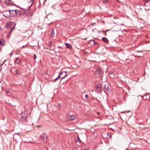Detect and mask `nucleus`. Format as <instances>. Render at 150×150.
<instances>
[{"label":"nucleus","mask_w":150,"mask_h":150,"mask_svg":"<svg viewBox=\"0 0 150 150\" xmlns=\"http://www.w3.org/2000/svg\"><path fill=\"white\" fill-rule=\"evenodd\" d=\"M28 114L25 112H22L21 116L19 120L20 122H23L26 121L27 120V116Z\"/></svg>","instance_id":"1"},{"label":"nucleus","mask_w":150,"mask_h":150,"mask_svg":"<svg viewBox=\"0 0 150 150\" xmlns=\"http://www.w3.org/2000/svg\"><path fill=\"white\" fill-rule=\"evenodd\" d=\"M64 73H65V75L64 76H63L61 78L60 81H61L62 80L65 78L66 77L68 76L69 74H68V72L67 71H62L59 73V75L58 76V79H59L62 76V75H63Z\"/></svg>","instance_id":"3"},{"label":"nucleus","mask_w":150,"mask_h":150,"mask_svg":"<svg viewBox=\"0 0 150 150\" xmlns=\"http://www.w3.org/2000/svg\"><path fill=\"white\" fill-rule=\"evenodd\" d=\"M16 10H11L9 11H7L9 12L10 15L11 16L16 17Z\"/></svg>","instance_id":"8"},{"label":"nucleus","mask_w":150,"mask_h":150,"mask_svg":"<svg viewBox=\"0 0 150 150\" xmlns=\"http://www.w3.org/2000/svg\"><path fill=\"white\" fill-rule=\"evenodd\" d=\"M102 40L106 43L108 44L109 43V41L108 39L105 37H103L102 38Z\"/></svg>","instance_id":"15"},{"label":"nucleus","mask_w":150,"mask_h":150,"mask_svg":"<svg viewBox=\"0 0 150 150\" xmlns=\"http://www.w3.org/2000/svg\"><path fill=\"white\" fill-rule=\"evenodd\" d=\"M114 18H115V17H114Z\"/></svg>","instance_id":"54"},{"label":"nucleus","mask_w":150,"mask_h":150,"mask_svg":"<svg viewBox=\"0 0 150 150\" xmlns=\"http://www.w3.org/2000/svg\"><path fill=\"white\" fill-rule=\"evenodd\" d=\"M129 60V59H126V60Z\"/></svg>","instance_id":"53"},{"label":"nucleus","mask_w":150,"mask_h":150,"mask_svg":"<svg viewBox=\"0 0 150 150\" xmlns=\"http://www.w3.org/2000/svg\"><path fill=\"white\" fill-rule=\"evenodd\" d=\"M127 112V111H124L122 112L124 113Z\"/></svg>","instance_id":"38"},{"label":"nucleus","mask_w":150,"mask_h":150,"mask_svg":"<svg viewBox=\"0 0 150 150\" xmlns=\"http://www.w3.org/2000/svg\"><path fill=\"white\" fill-rule=\"evenodd\" d=\"M25 47V45H23V47H21V49H22L23 48H24Z\"/></svg>","instance_id":"37"},{"label":"nucleus","mask_w":150,"mask_h":150,"mask_svg":"<svg viewBox=\"0 0 150 150\" xmlns=\"http://www.w3.org/2000/svg\"><path fill=\"white\" fill-rule=\"evenodd\" d=\"M113 73V72L112 71H109V72H108V74L109 75H112V74Z\"/></svg>","instance_id":"25"},{"label":"nucleus","mask_w":150,"mask_h":150,"mask_svg":"<svg viewBox=\"0 0 150 150\" xmlns=\"http://www.w3.org/2000/svg\"><path fill=\"white\" fill-rule=\"evenodd\" d=\"M143 6L146 7L145 8V10L149 11L150 10V3L144 4Z\"/></svg>","instance_id":"10"},{"label":"nucleus","mask_w":150,"mask_h":150,"mask_svg":"<svg viewBox=\"0 0 150 150\" xmlns=\"http://www.w3.org/2000/svg\"><path fill=\"white\" fill-rule=\"evenodd\" d=\"M16 23H13L12 22H10L8 23L7 25H6V27H8L9 25H10L11 27V31L9 32V33L10 35L11 32L14 30L16 26Z\"/></svg>","instance_id":"2"},{"label":"nucleus","mask_w":150,"mask_h":150,"mask_svg":"<svg viewBox=\"0 0 150 150\" xmlns=\"http://www.w3.org/2000/svg\"><path fill=\"white\" fill-rule=\"evenodd\" d=\"M24 142L26 143H32V144H34V142H30H30L25 141Z\"/></svg>","instance_id":"28"},{"label":"nucleus","mask_w":150,"mask_h":150,"mask_svg":"<svg viewBox=\"0 0 150 150\" xmlns=\"http://www.w3.org/2000/svg\"><path fill=\"white\" fill-rule=\"evenodd\" d=\"M108 0H105L103 1V2L105 4H106L108 2Z\"/></svg>","instance_id":"26"},{"label":"nucleus","mask_w":150,"mask_h":150,"mask_svg":"<svg viewBox=\"0 0 150 150\" xmlns=\"http://www.w3.org/2000/svg\"><path fill=\"white\" fill-rule=\"evenodd\" d=\"M57 55L58 56V57H59V59H60V58L62 57V56H61V55Z\"/></svg>","instance_id":"34"},{"label":"nucleus","mask_w":150,"mask_h":150,"mask_svg":"<svg viewBox=\"0 0 150 150\" xmlns=\"http://www.w3.org/2000/svg\"><path fill=\"white\" fill-rule=\"evenodd\" d=\"M34 2V0H30V1L29 2V3H30L31 4L30 6L28 8L30 9L31 7L33 5V3Z\"/></svg>","instance_id":"18"},{"label":"nucleus","mask_w":150,"mask_h":150,"mask_svg":"<svg viewBox=\"0 0 150 150\" xmlns=\"http://www.w3.org/2000/svg\"><path fill=\"white\" fill-rule=\"evenodd\" d=\"M96 87L97 88L99 89L100 87L96 85Z\"/></svg>","instance_id":"35"},{"label":"nucleus","mask_w":150,"mask_h":150,"mask_svg":"<svg viewBox=\"0 0 150 150\" xmlns=\"http://www.w3.org/2000/svg\"><path fill=\"white\" fill-rule=\"evenodd\" d=\"M49 44H50V46L51 47L52 46V42H49Z\"/></svg>","instance_id":"33"},{"label":"nucleus","mask_w":150,"mask_h":150,"mask_svg":"<svg viewBox=\"0 0 150 150\" xmlns=\"http://www.w3.org/2000/svg\"><path fill=\"white\" fill-rule=\"evenodd\" d=\"M33 13H32L30 14V16H33Z\"/></svg>","instance_id":"49"},{"label":"nucleus","mask_w":150,"mask_h":150,"mask_svg":"<svg viewBox=\"0 0 150 150\" xmlns=\"http://www.w3.org/2000/svg\"><path fill=\"white\" fill-rule=\"evenodd\" d=\"M131 112V111H130V110H128L127 111V113H128L129 112Z\"/></svg>","instance_id":"41"},{"label":"nucleus","mask_w":150,"mask_h":150,"mask_svg":"<svg viewBox=\"0 0 150 150\" xmlns=\"http://www.w3.org/2000/svg\"><path fill=\"white\" fill-rule=\"evenodd\" d=\"M103 89L105 93L110 92L111 91V89L109 88V84L108 83L105 84L104 86H103Z\"/></svg>","instance_id":"4"},{"label":"nucleus","mask_w":150,"mask_h":150,"mask_svg":"<svg viewBox=\"0 0 150 150\" xmlns=\"http://www.w3.org/2000/svg\"><path fill=\"white\" fill-rule=\"evenodd\" d=\"M102 32L104 34H105V35H107L106 32H105V31L104 30Z\"/></svg>","instance_id":"31"},{"label":"nucleus","mask_w":150,"mask_h":150,"mask_svg":"<svg viewBox=\"0 0 150 150\" xmlns=\"http://www.w3.org/2000/svg\"><path fill=\"white\" fill-rule=\"evenodd\" d=\"M57 47H58V48H62V47H60V46H58Z\"/></svg>","instance_id":"40"},{"label":"nucleus","mask_w":150,"mask_h":150,"mask_svg":"<svg viewBox=\"0 0 150 150\" xmlns=\"http://www.w3.org/2000/svg\"><path fill=\"white\" fill-rule=\"evenodd\" d=\"M25 13V11L24 13H22L21 12V11L16 10V17H19L21 16L22 15H24Z\"/></svg>","instance_id":"7"},{"label":"nucleus","mask_w":150,"mask_h":150,"mask_svg":"<svg viewBox=\"0 0 150 150\" xmlns=\"http://www.w3.org/2000/svg\"><path fill=\"white\" fill-rule=\"evenodd\" d=\"M58 79H58V78L57 77V78H56L55 79H53L52 80V81L53 82H56L57 81V80H58Z\"/></svg>","instance_id":"24"},{"label":"nucleus","mask_w":150,"mask_h":150,"mask_svg":"<svg viewBox=\"0 0 150 150\" xmlns=\"http://www.w3.org/2000/svg\"><path fill=\"white\" fill-rule=\"evenodd\" d=\"M41 137L44 142H47V137L45 133H43L41 135Z\"/></svg>","instance_id":"6"},{"label":"nucleus","mask_w":150,"mask_h":150,"mask_svg":"<svg viewBox=\"0 0 150 150\" xmlns=\"http://www.w3.org/2000/svg\"><path fill=\"white\" fill-rule=\"evenodd\" d=\"M103 136L104 138L109 139L111 138L112 135L110 132H106L103 134Z\"/></svg>","instance_id":"5"},{"label":"nucleus","mask_w":150,"mask_h":150,"mask_svg":"<svg viewBox=\"0 0 150 150\" xmlns=\"http://www.w3.org/2000/svg\"><path fill=\"white\" fill-rule=\"evenodd\" d=\"M65 44L66 45L67 48H68L70 49H71L72 48V47L71 45L69 43H65Z\"/></svg>","instance_id":"16"},{"label":"nucleus","mask_w":150,"mask_h":150,"mask_svg":"<svg viewBox=\"0 0 150 150\" xmlns=\"http://www.w3.org/2000/svg\"><path fill=\"white\" fill-rule=\"evenodd\" d=\"M94 41V44H98V43L97 42H95Z\"/></svg>","instance_id":"39"},{"label":"nucleus","mask_w":150,"mask_h":150,"mask_svg":"<svg viewBox=\"0 0 150 150\" xmlns=\"http://www.w3.org/2000/svg\"><path fill=\"white\" fill-rule=\"evenodd\" d=\"M5 2L6 4L8 5L10 4H13V2L11 0H5Z\"/></svg>","instance_id":"12"},{"label":"nucleus","mask_w":150,"mask_h":150,"mask_svg":"<svg viewBox=\"0 0 150 150\" xmlns=\"http://www.w3.org/2000/svg\"><path fill=\"white\" fill-rule=\"evenodd\" d=\"M149 1V0H143V2L144 3V4L148 3Z\"/></svg>","instance_id":"22"},{"label":"nucleus","mask_w":150,"mask_h":150,"mask_svg":"<svg viewBox=\"0 0 150 150\" xmlns=\"http://www.w3.org/2000/svg\"><path fill=\"white\" fill-rule=\"evenodd\" d=\"M109 30H106V32H107V31H109Z\"/></svg>","instance_id":"47"},{"label":"nucleus","mask_w":150,"mask_h":150,"mask_svg":"<svg viewBox=\"0 0 150 150\" xmlns=\"http://www.w3.org/2000/svg\"><path fill=\"white\" fill-rule=\"evenodd\" d=\"M58 106H60L61 105V104H60V103H58Z\"/></svg>","instance_id":"43"},{"label":"nucleus","mask_w":150,"mask_h":150,"mask_svg":"<svg viewBox=\"0 0 150 150\" xmlns=\"http://www.w3.org/2000/svg\"><path fill=\"white\" fill-rule=\"evenodd\" d=\"M133 55L135 57H140V56H139V55H135L134 54H133Z\"/></svg>","instance_id":"32"},{"label":"nucleus","mask_w":150,"mask_h":150,"mask_svg":"<svg viewBox=\"0 0 150 150\" xmlns=\"http://www.w3.org/2000/svg\"><path fill=\"white\" fill-rule=\"evenodd\" d=\"M5 45V42L4 41H2L0 40V45Z\"/></svg>","instance_id":"19"},{"label":"nucleus","mask_w":150,"mask_h":150,"mask_svg":"<svg viewBox=\"0 0 150 150\" xmlns=\"http://www.w3.org/2000/svg\"><path fill=\"white\" fill-rule=\"evenodd\" d=\"M130 144L131 145H135L133 143H130Z\"/></svg>","instance_id":"42"},{"label":"nucleus","mask_w":150,"mask_h":150,"mask_svg":"<svg viewBox=\"0 0 150 150\" xmlns=\"http://www.w3.org/2000/svg\"><path fill=\"white\" fill-rule=\"evenodd\" d=\"M146 96L147 100H150V95H147Z\"/></svg>","instance_id":"21"},{"label":"nucleus","mask_w":150,"mask_h":150,"mask_svg":"<svg viewBox=\"0 0 150 150\" xmlns=\"http://www.w3.org/2000/svg\"><path fill=\"white\" fill-rule=\"evenodd\" d=\"M1 49L0 48V52H1Z\"/></svg>","instance_id":"50"},{"label":"nucleus","mask_w":150,"mask_h":150,"mask_svg":"<svg viewBox=\"0 0 150 150\" xmlns=\"http://www.w3.org/2000/svg\"><path fill=\"white\" fill-rule=\"evenodd\" d=\"M46 148L47 150H48V149L47 147H46Z\"/></svg>","instance_id":"52"},{"label":"nucleus","mask_w":150,"mask_h":150,"mask_svg":"<svg viewBox=\"0 0 150 150\" xmlns=\"http://www.w3.org/2000/svg\"><path fill=\"white\" fill-rule=\"evenodd\" d=\"M101 69L100 67H98L97 68L96 70V71L95 72V74L96 75H99L101 74Z\"/></svg>","instance_id":"9"},{"label":"nucleus","mask_w":150,"mask_h":150,"mask_svg":"<svg viewBox=\"0 0 150 150\" xmlns=\"http://www.w3.org/2000/svg\"><path fill=\"white\" fill-rule=\"evenodd\" d=\"M7 60V59H5L4 61V63Z\"/></svg>","instance_id":"45"},{"label":"nucleus","mask_w":150,"mask_h":150,"mask_svg":"<svg viewBox=\"0 0 150 150\" xmlns=\"http://www.w3.org/2000/svg\"><path fill=\"white\" fill-rule=\"evenodd\" d=\"M64 74H64H63V75H62V76H65V74Z\"/></svg>","instance_id":"48"},{"label":"nucleus","mask_w":150,"mask_h":150,"mask_svg":"<svg viewBox=\"0 0 150 150\" xmlns=\"http://www.w3.org/2000/svg\"><path fill=\"white\" fill-rule=\"evenodd\" d=\"M13 5H14V6H16V7H18L20 9H22L23 10H24V11H25V9H24V8H21V7H20V6H17L15 4H13Z\"/></svg>","instance_id":"23"},{"label":"nucleus","mask_w":150,"mask_h":150,"mask_svg":"<svg viewBox=\"0 0 150 150\" xmlns=\"http://www.w3.org/2000/svg\"><path fill=\"white\" fill-rule=\"evenodd\" d=\"M46 0H44V3H45L46 2Z\"/></svg>","instance_id":"46"},{"label":"nucleus","mask_w":150,"mask_h":150,"mask_svg":"<svg viewBox=\"0 0 150 150\" xmlns=\"http://www.w3.org/2000/svg\"><path fill=\"white\" fill-rule=\"evenodd\" d=\"M20 69H16L15 70V72L14 74L15 75L17 76L19 74H20L21 73L19 72Z\"/></svg>","instance_id":"14"},{"label":"nucleus","mask_w":150,"mask_h":150,"mask_svg":"<svg viewBox=\"0 0 150 150\" xmlns=\"http://www.w3.org/2000/svg\"><path fill=\"white\" fill-rule=\"evenodd\" d=\"M21 59L19 57L16 58L14 62V63L15 64H19L21 62Z\"/></svg>","instance_id":"11"},{"label":"nucleus","mask_w":150,"mask_h":150,"mask_svg":"<svg viewBox=\"0 0 150 150\" xmlns=\"http://www.w3.org/2000/svg\"><path fill=\"white\" fill-rule=\"evenodd\" d=\"M12 55H13V53L12 52L10 53L9 54V55L10 56H12Z\"/></svg>","instance_id":"36"},{"label":"nucleus","mask_w":150,"mask_h":150,"mask_svg":"<svg viewBox=\"0 0 150 150\" xmlns=\"http://www.w3.org/2000/svg\"><path fill=\"white\" fill-rule=\"evenodd\" d=\"M33 57H34V59L35 60L36 59V57H37V56H36V55L35 54H34V55H33Z\"/></svg>","instance_id":"29"},{"label":"nucleus","mask_w":150,"mask_h":150,"mask_svg":"<svg viewBox=\"0 0 150 150\" xmlns=\"http://www.w3.org/2000/svg\"><path fill=\"white\" fill-rule=\"evenodd\" d=\"M97 113L98 114V115H99L100 114V112H97Z\"/></svg>","instance_id":"51"},{"label":"nucleus","mask_w":150,"mask_h":150,"mask_svg":"<svg viewBox=\"0 0 150 150\" xmlns=\"http://www.w3.org/2000/svg\"><path fill=\"white\" fill-rule=\"evenodd\" d=\"M76 142H79V143L81 142V140L80 139L78 136V138L76 140Z\"/></svg>","instance_id":"20"},{"label":"nucleus","mask_w":150,"mask_h":150,"mask_svg":"<svg viewBox=\"0 0 150 150\" xmlns=\"http://www.w3.org/2000/svg\"><path fill=\"white\" fill-rule=\"evenodd\" d=\"M136 53H139V52L142 53L143 52V51L142 50H136Z\"/></svg>","instance_id":"27"},{"label":"nucleus","mask_w":150,"mask_h":150,"mask_svg":"<svg viewBox=\"0 0 150 150\" xmlns=\"http://www.w3.org/2000/svg\"><path fill=\"white\" fill-rule=\"evenodd\" d=\"M4 63V62H3V63H2V64H1V66H2V65H3Z\"/></svg>","instance_id":"44"},{"label":"nucleus","mask_w":150,"mask_h":150,"mask_svg":"<svg viewBox=\"0 0 150 150\" xmlns=\"http://www.w3.org/2000/svg\"><path fill=\"white\" fill-rule=\"evenodd\" d=\"M54 35V30L53 29L52 30L50 36L52 37H53Z\"/></svg>","instance_id":"17"},{"label":"nucleus","mask_w":150,"mask_h":150,"mask_svg":"<svg viewBox=\"0 0 150 150\" xmlns=\"http://www.w3.org/2000/svg\"><path fill=\"white\" fill-rule=\"evenodd\" d=\"M85 98L87 99H88L89 98L87 94H86L85 96Z\"/></svg>","instance_id":"30"},{"label":"nucleus","mask_w":150,"mask_h":150,"mask_svg":"<svg viewBox=\"0 0 150 150\" xmlns=\"http://www.w3.org/2000/svg\"><path fill=\"white\" fill-rule=\"evenodd\" d=\"M70 120L71 121L74 120L76 118L75 115H69Z\"/></svg>","instance_id":"13"}]
</instances>
